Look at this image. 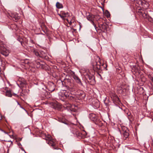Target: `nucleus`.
I'll list each match as a JSON object with an SVG mask.
<instances>
[{
  "label": "nucleus",
  "instance_id": "obj_1",
  "mask_svg": "<svg viewBox=\"0 0 153 153\" xmlns=\"http://www.w3.org/2000/svg\"><path fill=\"white\" fill-rule=\"evenodd\" d=\"M59 97L63 98V99L70 98L71 99H72L71 98H73V97L71 96V94L70 93L67 92L66 90L61 91L59 93Z\"/></svg>",
  "mask_w": 153,
  "mask_h": 153
},
{
  "label": "nucleus",
  "instance_id": "obj_2",
  "mask_svg": "<svg viewBox=\"0 0 153 153\" xmlns=\"http://www.w3.org/2000/svg\"><path fill=\"white\" fill-rule=\"evenodd\" d=\"M0 53L5 56H7L9 53V51L3 46L2 42L0 40Z\"/></svg>",
  "mask_w": 153,
  "mask_h": 153
},
{
  "label": "nucleus",
  "instance_id": "obj_3",
  "mask_svg": "<svg viewBox=\"0 0 153 153\" xmlns=\"http://www.w3.org/2000/svg\"><path fill=\"white\" fill-rule=\"evenodd\" d=\"M45 139L47 141V143L50 145L53 146L55 145V143L51 135L49 134L45 135Z\"/></svg>",
  "mask_w": 153,
  "mask_h": 153
},
{
  "label": "nucleus",
  "instance_id": "obj_4",
  "mask_svg": "<svg viewBox=\"0 0 153 153\" xmlns=\"http://www.w3.org/2000/svg\"><path fill=\"white\" fill-rule=\"evenodd\" d=\"M30 49L31 52L33 53L34 54L37 56H39L40 57H42L45 56V53H44V55L43 54L42 56L38 52L37 50L35 49L33 47H30Z\"/></svg>",
  "mask_w": 153,
  "mask_h": 153
},
{
  "label": "nucleus",
  "instance_id": "obj_5",
  "mask_svg": "<svg viewBox=\"0 0 153 153\" xmlns=\"http://www.w3.org/2000/svg\"><path fill=\"white\" fill-rule=\"evenodd\" d=\"M71 75L74 79L76 81V82L80 85H82V84L81 82L80 79L79 77L75 74L74 72H71Z\"/></svg>",
  "mask_w": 153,
  "mask_h": 153
},
{
  "label": "nucleus",
  "instance_id": "obj_6",
  "mask_svg": "<svg viewBox=\"0 0 153 153\" xmlns=\"http://www.w3.org/2000/svg\"><path fill=\"white\" fill-rule=\"evenodd\" d=\"M59 15L63 19H64L65 17H67L69 16V13L68 12H65L63 11H61Z\"/></svg>",
  "mask_w": 153,
  "mask_h": 153
},
{
  "label": "nucleus",
  "instance_id": "obj_7",
  "mask_svg": "<svg viewBox=\"0 0 153 153\" xmlns=\"http://www.w3.org/2000/svg\"><path fill=\"white\" fill-rule=\"evenodd\" d=\"M100 64H98L97 62H94L93 65V68L94 69L96 70H98L100 69V64L101 63L100 62H99Z\"/></svg>",
  "mask_w": 153,
  "mask_h": 153
},
{
  "label": "nucleus",
  "instance_id": "obj_8",
  "mask_svg": "<svg viewBox=\"0 0 153 153\" xmlns=\"http://www.w3.org/2000/svg\"><path fill=\"white\" fill-rule=\"evenodd\" d=\"M87 19L88 20L91 22L92 24L94 26L95 28L96 29V25L95 24L94 22L93 21L94 20V17H93V16L89 14L87 16Z\"/></svg>",
  "mask_w": 153,
  "mask_h": 153
},
{
  "label": "nucleus",
  "instance_id": "obj_9",
  "mask_svg": "<svg viewBox=\"0 0 153 153\" xmlns=\"http://www.w3.org/2000/svg\"><path fill=\"white\" fill-rule=\"evenodd\" d=\"M10 17L13 20L16 21L20 18L19 16L17 14L14 13L12 14Z\"/></svg>",
  "mask_w": 153,
  "mask_h": 153
},
{
  "label": "nucleus",
  "instance_id": "obj_10",
  "mask_svg": "<svg viewBox=\"0 0 153 153\" xmlns=\"http://www.w3.org/2000/svg\"><path fill=\"white\" fill-rule=\"evenodd\" d=\"M107 25L105 23H102L99 25V27L101 30L104 32L107 28Z\"/></svg>",
  "mask_w": 153,
  "mask_h": 153
},
{
  "label": "nucleus",
  "instance_id": "obj_11",
  "mask_svg": "<svg viewBox=\"0 0 153 153\" xmlns=\"http://www.w3.org/2000/svg\"><path fill=\"white\" fill-rule=\"evenodd\" d=\"M74 106L70 104H68L66 107L68 111H74L75 110L73 109Z\"/></svg>",
  "mask_w": 153,
  "mask_h": 153
},
{
  "label": "nucleus",
  "instance_id": "obj_12",
  "mask_svg": "<svg viewBox=\"0 0 153 153\" xmlns=\"http://www.w3.org/2000/svg\"><path fill=\"white\" fill-rule=\"evenodd\" d=\"M128 130H126L123 131V139H126L128 138L129 135V133Z\"/></svg>",
  "mask_w": 153,
  "mask_h": 153
},
{
  "label": "nucleus",
  "instance_id": "obj_13",
  "mask_svg": "<svg viewBox=\"0 0 153 153\" xmlns=\"http://www.w3.org/2000/svg\"><path fill=\"white\" fill-rule=\"evenodd\" d=\"M111 98L114 101H119V98L116 95L114 94L113 96L111 97Z\"/></svg>",
  "mask_w": 153,
  "mask_h": 153
},
{
  "label": "nucleus",
  "instance_id": "obj_14",
  "mask_svg": "<svg viewBox=\"0 0 153 153\" xmlns=\"http://www.w3.org/2000/svg\"><path fill=\"white\" fill-rule=\"evenodd\" d=\"M122 56L124 59L126 61L128 60L129 55L127 53H124L122 54Z\"/></svg>",
  "mask_w": 153,
  "mask_h": 153
},
{
  "label": "nucleus",
  "instance_id": "obj_15",
  "mask_svg": "<svg viewBox=\"0 0 153 153\" xmlns=\"http://www.w3.org/2000/svg\"><path fill=\"white\" fill-rule=\"evenodd\" d=\"M56 7L58 9H60L63 7L62 4L59 2H57L56 3Z\"/></svg>",
  "mask_w": 153,
  "mask_h": 153
},
{
  "label": "nucleus",
  "instance_id": "obj_16",
  "mask_svg": "<svg viewBox=\"0 0 153 153\" xmlns=\"http://www.w3.org/2000/svg\"><path fill=\"white\" fill-rule=\"evenodd\" d=\"M140 15H142L143 17L145 19L147 18L148 16V14L147 12H145L144 13H143L142 12H140Z\"/></svg>",
  "mask_w": 153,
  "mask_h": 153
},
{
  "label": "nucleus",
  "instance_id": "obj_17",
  "mask_svg": "<svg viewBox=\"0 0 153 153\" xmlns=\"http://www.w3.org/2000/svg\"><path fill=\"white\" fill-rule=\"evenodd\" d=\"M6 95L8 97H11L12 96L11 92L10 91H6Z\"/></svg>",
  "mask_w": 153,
  "mask_h": 153
},
{
  "label": "nucleus",
  "instance_id": "obj_18",
  "mask_svg": "<svg viewBox=\"0 0 153 153\" xmlns=\"http://www.w3.org/2000/svg\"><path fill=\"white\" fill-rule=\"evenodd\" d=\"M105 15H106V16L107 17H110V13H109V12L106 10L105 12Z\"/></svg>",
  "mask_w": 153,
  "mask_h": 153
},
{
  "label": "nucleus",
  "instance_id": "obj_19",
  "mask_svg": "<svg viewBox=\"0 0 153 153\" xmlns=\"http://www.w3.org/2000/svg\"><path fill=\"white\" fill-rule=\"evenodd\" d=\"M66 20L70 25H71L72 23L74 22V20H71L70 22L69 21V20L67 19H66Z\"/></svg>",
  "mask_w": 153,
  "mask_h": 153
},
{
  "label": "nucleus",
  "instance_id": "obj_20",
  "mask_svg": "<svg viewBox=\"0 0 153 153\" xmlns=\"http://www.w3.org/2000/svg\"><path fill=\"white\" fill-rule=\"evenodd\" d=\"M68 82H68V85H69L71 87V88H73L74 87V86H73V85H72V84H71V82H70V79H68Z\"/></svg>",
  "mask_w": 153,
  "mask_h": 153
},
{
  "label": "nucleus",
  "instance_id": "obj_21",
  "mask_svg": "<svg viewBox=\"0 0 153 153\" xmlns=\"http://www.w3.org/2000/svg\"><path fill=\"white\" fill-rule=\"evenodd\" d=\"M25 66H27L28 65H29V64L30 63L27 60H26L25 61Z\"/></svg>",
  "mask_w": 153,
  "mask_h": 153
},
{
  "label": "nucleus",
  "instance_id": "obj_22",
  "mask_svg": "<svg viewBox=\"0 0 153 153\" xmlns=\"http://www.w3.org/2000/svg\"><path fill=\"white\" fill-rule=\"evenodd\" d=\"M16 102H17L18 105L19 107L20 108H21L23 109H24V110H25L24 108H23L21 106V105L19 104V102L17 101H16Z\"/></svg>",
  "mask_w": 153,
  "mask_h": 153
},
{
  "label": "nucleus",
  "instance_id": "obj_23",
  "mask_svg": "<svg viewBox=\"0 0 153 153\" xmlns=\"http://www.w3.org/2000/svg\"><path fill=\"white\" fill-rule=\"evenodd\" d=\"M36 63L37 65H36L37 67H39L40 65V62H36Z\"/></svg>",
  "mask_w": 153,
  "mask_h": 153
},
{
  "label": "nucleus",
  "instance_id": "obj_24",
  "mask_svg": "<svg viewBox=\"0 0 153 153\" xmlns=\"http://www.w3.org/2000/svg\"><path fill=\"white\" fill-rule=\"evenodd\" d=\"M25 82L24 80V79L22 80V82H21L20 84H25Z\"/></svg>",
  "mask_w": 153,
  "mask_h": 153
},
{
  "label": "nucleus",
  "instance_id": "obj_25",
  "mask_svg": "<svg viewBox=\"0 0 153 153\" xmlns=\"http://www.w3.org/2000/svg\"><path fill=\"white\" fill-rule=\"evenodd\" d=\"M149 78L152 82H153V77H152L151 76H149Z\"/></svg>",
  "mask_w": 153,
  "mask_h": 153
},
{
  "label": "nucleus",
  "instance_id": "obj_26",
  "mask_svg": "<svg viewBox=\"0 0 153 153\" xmlns=\"http://www.w3.org/2000/svg\"><path fill=\"white\" fill-rule=\"evenodd\" d=\"M54 90V88H53V89H51L50 88H49V90L51 91V92H52Z\"/></svg>",
  "mask_w": 153,
  "mask_h": 153
},
{
  "label": "nucleus",
  "instance_id": "obj_27",
  "mask_svg": "<svg viewBox=\"0 0 153 153\" xmlns=\"http://www.w3.org/2000/svg\"><path fill=\"white\" fill-rule=\"evenodd\" d=\"M30 42L32 43H34V42L32 40V39H30Z\"/></svg>",
  "mask_w": 153,
  "mask_h": 153
},
{
  "label": "nucleus",
  "instance_id": "obj_28",
  "mask_svg": "<svg viewBox=\"0 0 153 153\" xmlns=\"http://www.w3.org/2000/svg\"><path fill=\"white\" fill-rule=\"evenodd\" d=\"M7 141V142H11V144L10 145V146L11 145H12L13 143H12V142L10 140H8V141Z\"/></svg>",
  "mask_w": 153,
  "mask_h": 153
},
{
  "label": "nucleus",
  "instance_id": "obj_29",
  "mask_svg": "<svg viewBox=\"0 0 153 153\" xmlns=\"http://www.w3.org/2000/svg\"><path fill=\"white\" fill-rule=\"evenodd\" d=\"M1 73V68H0V74Z\"/></svg>",
  "mask_w": 153,
  "mask_h": 153
},
{
  "label": "nucleus",
  "instance_id": "obj_30",
  "mask_svg": "<svg viewBox=\"0 0 153 153\" xmlns=\"http://www.w3.org/2000/svg\"><path fill=\"white\" fill-rule=\"evenodd\" d=\"M59 149V150H60L61 151H62L60 149Z\"/></svg>",
  "mask_w": 153,
  "mask_h": 153
},
{
  "label": "nucleus",
  "instance_id": "obj_31",
  "mask_svg": "<svg viewBox=\"0 0 153 153\" xmlns=\"http://www.w3.org/2000/svg\"><path fill=\"white\" fill-rule=\"evenodd\" d=\"M19 82H20V80H19Z\"/></svg>",
  "mask_w": 153,
  "mask_h": 153
},
{
  "label": "nucleus",
  "instance_id": "obj_32",
  "mask_svg": "<svg viewBox=\"0 0 153 153\" xmlns=\"http://www.w3.org/2000/svg\"><path fill=\"white\" fill-rule=\"evenodd\" d=\"M0 63H1V62L0 61Z\"/></svg>",
  "mask_w": 153,
  "mask_h": 153
}]
</instances>
